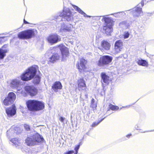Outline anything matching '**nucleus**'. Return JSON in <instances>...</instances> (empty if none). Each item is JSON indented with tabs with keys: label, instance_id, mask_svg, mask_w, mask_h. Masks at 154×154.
<instances>
[{
	"label": "nucleus",
	"instance_id": "29",
	"mask_svg": "<svg viewBox=\"0 0 154 154\" xmlns=\"http://www.w3.org/2000/svg\"><path fill=\"white\" fill-rule=\"evenodd\" d=\"M103 119H104V118L102 119L100 121H99L98 122H93L92 124V125H91V127H94L96 125H97Z\"/></svg>",
	"mask_w": 154,
	"mask_h": 154
},
{
	"label": "nucleus",
	"instance_id": "10",
	"mask_svg": "<svg viewBox=\"0 0 154 154\" xmlns=\"http://www.w3.org/2000/svg\"><path fill=\"white\" fill-rule=\"evenodd\" d=\"M24 89L26 93L31 97L36 96L38 93V89L31 85H26L24 87Z\"/></svg>",
	"mask_w": 154,
	"mask_h": 154
},
{
	"label": "nucleus",
	"instance_id": "7",
	"mask_svg": "<svg viewBox=\"0 0 154 154\" xmlns=\"http://www.w3.org/2000/svg\"><path fill=\"white\" fill-rule=\"evenodd\" d=\"M88 63L87 60L85 59L83 57H82L79 59L76 64V68L80 73L83 72H85L87 71V67L86 66Z\"/></svg>",
	"mask_w": 154,
	"mask_h": 154
},
{
	"label": "nucleus",
	"instance_id": "41",
	"mask_svg": "<svg viewBox=\"0 0 154 154\" xmlns=\"http://www.w3.org/2000/svg\"><path fill=\"white\" fill-rule=\"evenodd\" d=\"M78 152L75 151L74 154H77Z\"/></svg>",
	"mask_w": 154,
	"mask_h": 154
},
{
	"label": "nucleus",
	"instance_id": "37",
	"mask_svg": "<svg viewBox=\"0 0 154 154\" xmlns=\"http://www.w3.org/2000/svg\"><path fill=\"white\" fill-rule=\"evenodd\" d=\"M23 23L25 24H30V23L28 22H27L26 21L25 19L23 20Z\"/></svg>",
	"mask_w": 154,
	"mask_h": 154
},
{
	"label": "nucleus",
	"instance_id": "6",
	"mask_svg": "<svg viewBox=\"0 0 154 154\" xmlns=\"http://www.w3.org/2000/svg\"><path fill=\"white\" fill-rule=\"evenodd\" d=\"M55 48H59L61 53L62 61H64L69 57V52L68 48L66 47L63 44L58 45L54 47Z\"/></svg>",
	"mask_w": 154,
	"mask_h": 154
},
{
	"label": "nucleus",
	"instance_id": "17",
	"mask_svg": "<svg viewBox=\"0 0 154 154\" xmlns=\"http://www.w3.org/2000/svg\"><path fill=\"white\" fill-rule=\"evenodd\" d=\"M7 47L8 45L5 44L0 48V60L3 59L6 56V53L8 51Z\"/></svg>",
	"mask_w": 154,
	"mask_h": 154
},
{
	"label": "nucleus",
	"instance_id": "27",
	"mask_svg": "<svg viewBox=\"0 0 154 154\" xmlns=\"http://www.w3.org/2000/svg\"><path fill=\"white\" fill-rule=\"evenodd\" d=\"M11 141L16 146H19L20 144V140L16 138L12 139Z\"/></svg>",
	"mask_w": 154,
	"mask_h": 154
},
{
	"label": "nucleus",
	"instance_id": "33",
	"mask_svg": "<svg viewBox=\"0 0 154 154\" xmlns=\"http://www.w3.org/2000/svg\"><path fill=\"white\" fill-rule=\"evenodd\" d=\"M24 127L26 130L27 131H29L30 130V128L29 126L25 124L24 125Z\"/></svg>",
	"mask_w": 154,
	"mask_h": 154
},
{
	"label": "nucleus",
	"instance_id": "40",
	"mask_svg": "<svg viewBox=\"0 0 154 154\" xmlns=\"http://www.w3.org/2000/svg\"><path fill=\"white\" fill-rule=\"evenodd\" d=\"M131 135H132L131 134H129L126 135V137H127L129 138L131 136Z\"/></svg>",
	"mask_w": 154,
	"mask_h": 154
},
{
	"label": "nucleus",
	"instance_id": "14",
	"mask_svg": "<svg viewBox=\"0 0 154 154\" xmlns=\"http://www.w3.org/2000/svg\"><path fill=\"white\" fill-rule=\"evenodd\" d=\"M6 112L8 117H11L14 116L16 113V109L14 105L11 107L7 108L5 109Z\"/></svg>",
	"mask_w": 154,
	"mask_h": 154
},
{
	"label": "nucleus",
	"instance_id": "32",
	"mask_svg": "<svg viewBox=\"0 0 154 154\" xmlns=\"http://www.w3.org/2000/svg\"><path fill=\"white\" fill-rule=\"evenodd\" d=\"M63 30L64 32H70L71 31L70 28L69 27H66L63 29Z\"/></svg>",
	"mask_w": 154,
	"mask_h": 154
},
{
	"label": "nucleus",
	"instance_id": "22",
	"mask_svg": "<svg viewBox=\"0 0 154 154\" xmlns=\"http://www.w3.org/2000/svg\"><path fill=\"white\" fill-rule=\"evenodd\" d=\"M11 87L14 88H17L20 85L19 81L17 80H14L11 83Z\"/></svg>",
	"mask_w": 154,
	"mask_h": 154
},
{
	"label": "nucleus",
	"instance_id": "38",
	"mask_svg": "<svg viewBox=\"0 0 154 154\" xmlns=\"http://www.w3.org/2000/svg\"><path fill=\"white\" fill-rule=\"evenodd\" d=\"M140 4H141V5L142 6H144V0H142L141 2H140Z\"/></svg>",
	"mask_w": 154,
	"mask_h": 154
},
{
	"label": "nucleus",
	"instance_id": "34",
	"mask_svg": "<svg viewBox=\"0 0 154 154\" xmlns=\"http://www.w3.org/2000/svg\"><path fill=\"white\" fill-rule=\"evenodd\" d=\"M80 144H79L75 146V147L74 149V150L75 151L78 152L79 149L80 147Z\"/></svg>",
	"mask_w": 154,
	"mask_h": 154
},
{
	"label": "nucleus",
	"instance_id": "31",
	"mask_svg": "<svg viewBox=\"0 0 154 154\" xmlns=\"http://www.w3.org/2000/svg\"><path fill=\"white\" fill-rule=\"evenodd\" d=\"M6 38L5 37H0V43L1 44L4 42L6 40L5 39Z\"/></svg>",
	"mask_w": 154,
	"mask_h": 154
},
{
	"label": "nucleus",
	"instance_id": "28",
	"mask_svg": "<svg viewBox=\"0 0 154 154\" xmlns=\"http://www.w3.org/2000/svg\"><path fill=\"white\" fill-rule=\"evenodd\" d=\"M109 109L113 111H116L118 110L119 109V107L110 104L109 106Z\"/></svg>",
	"mask_w": 154,
	"mask_h": 154
},
{
	"label": "nucleus",
	"instance_id": "18",
	"mask_svg": "<svg viewBox=\"0 0 154 154\" xmlns=\"http://www.w3.org/2000/svg\"><path fill=\"white\" fill-rule=\"evenodd\" d=\"M62 88V85L60 81H56L51 86L52 90L55 92H57L59 90Z\"/></svg>",
	"mask_w": 154,
	"mask_h": 154
},
{
	"label": "nucleus",
	"instance_id": "24",
	"mask_svg": "<svg viewBox=\"0 0 154 154\" xmlns=\"http://www.w3.org/2000/svg\"><path fill=\"white\" fill-rule=\"evenodd\" d=\"M40 80V77L38 75H36L34 78L32 82L35 85H37L39 84Z\"/></svg>",
	"mask_w": 154,
	"mask_h": 154
},
{
	"label": "nucleus",
	"instance_id": "23",
	"mask_svg": "<svg viewBox=\"0 0 154 154\" xmlns=\"http://www.w3.org/2000/svg\"><path fill=\"white\" fill-rule=\"evenodd\" d=\"M73 7L79 13L83 15L85 17H88V16L80 8H79L78 6L73 5Z\"/></svg>",
	"mask_w": 154,
	"mask_h": 154
},
{
	"label": "nucleus",
	"instance_id": "9",
	"mask_svg": "<svg viewBox=\"0 0 154 154\" xmlns=\"http://www.w3.org/2000/svg\"><path fill=\"white\" fill-rule=\"evenodd\" d=\"M48 42L51 44H54L61 41L60 37L57 33L52 34L46 38Z\"/></svg>",
	"mask_w": 154,
	"mask_h": 154
},
{
	"label": "nucleus",
	"instance_id": "21",
	"mask_svg": "<svg viewBox=\"0 0 154 154\" xmlns=\"http://www.w3.org/2000/svg\"><path fill=\"white\" fill-rule=\"evenodd\" d=\"M103 29L105 33L107 35H111L112 31V26L111 25L104 26H103Z\"/></svg>",
	"mask_w": 154,
	"mask_h": 154
},
{
	"label": "nucleus",
	"instance_id": "11",
	"mask_svg": "<svg viewBox=\"0 0 154 154\" xmlns=\"http://www.w3.org/2000/svg\"><path fill=\"white\" fill-rule=\"evenodd\" d=\"M111 47L110 44L106 40H103L100 43V46L98 48L101 51H109Z\"/></svg>",
	"mask_w": 154,
	"mask_h": 154
},
{
	"label": "nucleus",
	"instance_id": "35",
	"mask_svg": "<svg viewBox=\"0 0 154 154\" xmlns=\"http://www.w3.org/2000/svg\"><path fill=\"white\" fill-rule=\"evenodd\" d=\"M73 153V150H70L65 152L64 154H72Z\"/></svg>",
	"mask_w": 154,
	"mask_h": 154
},
{
	"label": "nucleus",
	"instance_id": "26",
	"mask_svg": "<svg viewBox=\"0 0 154 154\" xmlns=\"http://www.w3.org/2000/svg\"><path fill=\"white\" fill-rule=\"evenodd\" d=\"M103 19L106 23L105 26L111 25L110 24L112 23V20L110 18L105 17L103 18Z\"/></svg>",
	"mask_w": 154,
	"mask_h": 154
},
{
	"label": "nucleus",
	"instance_id": "15",
	"mask_svg": "<svg viewBox=\"0 0 154 154\" xmlns=\"http://www.w3.org/2000/svg\"><path fill=\"white\" fill-rule=\"evenodd\" d=\"M123 45V42L121 40H117L115 42L114 49L116 53H118L120 52L122 49Z\"/></svg>",
	"mask_w": 154,
	"mask_h": 154
},
{
	"label": "nucleus",
	"instance_id": "2",
	"mask_svg": "<svg viewBox=\"0 0 154 154\" xmlns=\"http://www.w3.org/2000/svg\"><path fill=\"white\" fill-rule=\"evenodd\" d=\"M44 140L43 138L40 134L35 133L28 136L25 140V142L27 146H32L38 144Z\"/></svg>",
	"mask_w": 154,
	"mask_h": 154
},
{
	"label": "nucleus",
	"instance_id": "19",
	"mask_svg": "<svg viewBox=\"0 0 154 154\" xmlns=\"http://www.w3.org/2000/svg\"><path fill=\"white\" fill-rule=\"evenodd\" d=\"M60 56L57 53H53L49 59V61L50 63H54L60 60Z\"/></svg>",
	"mask_w": 154,
	"mask_h": 154
},
{
	"label": "nucleus",
	"instance_id": "16",
	"mask_svg": "<svg viewBox=\"0 0 154 154\" xmlns=\"http://www.w3.org/2000/svg\"><path fill=\"white\" fill-rule=\"evenodd\" d=\"M60 16L67 21H69L72 17V12L70 11H63L60 14Z\"/></svg>",
	"mask_w": 154,
	"mask_h": 154
},
{
	"label": "nucleus",
	"instance_id": "13",
	"mask_svg": "<svg viewBox=\"0 0 154 154\" xmlns=\"http://www.w3.org/2000/svg\"><path fill=\"white\" fill-rule=\"evenodd\" d=\"M77 87L79 91H82L84 89L86 91V89L87 88V86L83 78L79 79L77 82Z\"/></svg>",
	"mask_w": 154,
	"mask_h": 154
},
{
	"label": "nucleus",
	"instance_id": "4",
	"mask_svg": "<svg viewBox=\"0 0 154 154\" xmlns=\"http://www.w3.org/2000/svg\"><path fill=\"white\" fill-rule=\"evenodd\" d=\"M112 60V57L110 56L106 55L102 56L98 61L97 65L100 67L108 66L111 64Z\"/></svg>",
	"mask_w": 154,
	"mask_h": 154
},
{
	"label": "nucleus",
	"instance_id": "12",
	"mask_svg": "<svg viewBox=\"0 0 154 154\" xmlns=\"http://www.w3.org/2000/svg\"><path fill=\"white\" fill-rule=\"evenodd\" d=\"M100 77L101 83L105 85H108L109 82L111 81L109 76L104 72H102L101 73Z\"/></svg>",
	"mask_w": 154,
	"mask_h": 154
},
{
	"label": "nucleus",
	"instance_id": "3",
	"mask_svg": "<svg viewBox=\"0 0 154 154\" xmlns=\"http://www.w3.org/2000/svg\"><path fill=\"white\" fill-rule=\"evenodd\" d=\"M37 72L36 68L32 66L29 68L25 72L23 73L21 76V79L25 81H29L34 78Z\"/></svg>",
	"mask_w": 154,
	"mask_h": 154
},
{
	"label": "nucleus",
	"instance_id": "5",
	"mask_svg": "<svg viewBox=\"0 0 154 154\" xmlns=\"http://www.w3.org/2000/svg\"><path fill=\"white\" fill-rule=\"evenodd\" d=\"M35 35L34 29H29L21 31L17 35L18 38L21 39H27L31 38Z\"/></svg>",
	"mask_w": 154,
	"mask_h": 154
},
{
	"label": "nucleus",
	"instance_id": "8",
	"mask_svg": "<svg viewBox=\"0 0 154 154\" xmlns=\"http://www.w3.org/2000/svg\"><path fill=\"white\" fill-rule=\"evenodd\" d=\"M16 98V94L13 92H10L3 100L2 103L5 106H9L14 103Z\"/></svg>",
	"mask_w": 154,
	"mask_h": 154
},
{
	"label": "nucleus",
	"instance_id": "36",
	"mask_svg": "<svg viewBox=\"0 0 154 154\" xmlns=\"http://www.w3.org/2000/svg\"><path fill=\"white\" fill-rule=\"evenodd\" d=\"M65 119V118H63L62 117H61L60 118V120L61 122H63L64 120Z\"/></svg>",
	"mask_w": 154,
	"mask_h": 154
},
{
	"label": "nucleus",
	"instance_id": "20",
	"mask_svg": "<svg viewBox=\"0 0 154 154\" xmlns=\"http://www.w3.org/2000/svg\"><path fill=\"white\" fill-rule=\"evenodd\" d=\"M142 13V8H141L136 7L132 11L133 16L134 17L139 16L141 13Z\"/></svg>",
	"mask_w": 154,
	"mask_h": 154
},
{
	"label": "nucleus",
	"instance_id": "1",
	"mask_svg": "<svg viewBox=\"0 0 154 154\" xmlns=\"http://www.w3.org/2000/svg\"><path fill=\"white\" fill-rule=\"evenodd\" d=\"M26 104L28 110L32 112L42 110L45 107L44 103L35 100H29L26 102Z\"/></svg>",
	"mask_w": 154,
	"mask_h": 154
},
{
	"label": "nucleus",
	"instance_id": "39",
	"mask_svg": "<svg viewBox=\"0 0 154 154\" xmlns=\"http://www.w3.org/2000/svg\"><path fill=\"white\" fill-rule=\"evenodd\" d=\"M95 102V100L94 98H92L91 100V104H93Z\"/></svg>",
	"mask_w": 154,
	"mask_h": 154
},
{
	"label": "nucleus",
	"instance_id": "30",
	"mask_svg": "<svg viewBox=\"0 0 154 154\" xmlns=\"http://www.w3.org/2000/svg\"><path fill=\"white\" fill-rule=\"evenodd\" d=\"M129 36V33L128 32H125L123 34V37L124 38H128Z\"/></svg>",
	"mask_w": 154,
	"mask_h": 154
},
{
	"label": "nucleus",
	"instance_id": "25",
	"mask_svg": "<svg viewBox=\"0 0 154 154\" xmlns=\"http://www.w3.org/2000/svg\"><path fill=\"white\" fill-rule=\"evenodd\" d=\"M138 65L144 66H148L147 62L145 60H139L137 62Z\"/></svg>",
	"mask_w": 154,
	"mask_h": 154
}]
</instances>
